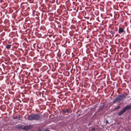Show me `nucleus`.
<instances>
[{
    "mask_svg": "<svg viewBox=\"0 0 131 131\" xmlns=\"http://www.w3.org/2000/svg\"><path fill=\"white\" fill-rule=\"evenodd\" d=\"M125 98V96L123 94L118 95L114 99L113 103L114 104L116 102L119 103L122 100L123 101Z\"/></svg>",
    "mask_w": 131,
    "mask_h": 131,
    "instance_id": "1",
    "label": "nucleus"
},
{
    "mask_svg": "<svg viewBox=\"0 0 131 131\" xmlns=\"http://www.w3.org/2000/svg\"><path fill=\"white\" fill-rule=\"evenodd\" d=\"M40 115L39 114H36L34 115L31 114L27 117L29 121L36 120L38 121L40 119Z\"/></svg>",
    "mask_w": 131,
    "mask_h": 131,
    "instance_id": "2",
    "label": "nucleus"
},
{
    "mask_svg": "<svg viewBox=\"0 0 131 131\" xmlns=\"http://www.w3.org/2000/svg\"><path fill=\"white\" fill-rule=\"evenodd\" d=\"M32 127V125L30 124L27 126H24L23 127V130H28L31 129Z\"/></svg>",
    "mask_w": 131,
    "mask_h": 131,
    "instance_id": "3",
    "label": "nucleus"
},
{
    "mask_svg": "<svg viewBox=\"0 0 131 131\" xmlns=\"http://www.w3.org/2000/svg\"><path fill=\"white\" fill-rule=\"evenodd\" d=\"M62 110L63 113L64 114H66V113H70L72 112V111L71 110L68 108H67L66 110L62 109Z\"/></svg>",
    "mask_w": 131,
    "mask_h": 131,
    "instance_id": "4",
    "label": "nucleus"
},
{
    "mask_svg": "<svg viewBox=\"0 0 131 131\" xmlns=\"http://www.w3.org/2000/svg\"><path fill=\"white\" fill-rule=\"evenodd\" d=\"M125 31L124 30L123 28L121 27H119L118 33L120 34H123L125 33Z\"/></svg>",
    "mask_w": 131,
    "mask_h": 131,
    "instance_id": "5",
    "label": "nucleus"
},
{
    "mask_svg": "<svg viewBox=\"0 0 131 131\" xmlns=\"http://www.w3.org/2000/svg\"><path fill=\"white\" fill-rule=\"evenodd\" d=\"M123 109L125 111L127 110H128L131 109V105H127Z\"/></svg>",
    "mask_w": 131,
    "mask_h": 131,
    "instance_id": "6",
    "label": "nucleus"
},
{
    "mask_svg": "<svg viewBox=\"0 0 131 131\" xmlns=\"http://www.w3.org/2000/svg\"><path fill=\"white\" fill-rule=\"evenodd\" d=\"M16 128L19 129L23 130V125H21L19 124H18L16 125Z\"/></svg>",
    "mask_w": 131,
    "mask_h": 131,
    "instance_id": "7",
    "label": "nucleus"
},
{
    "mask_svg": "<svg viewBox=\"0 0 131 131\" xmlns=\"http://www.w3.org/2000/svg\"><path fill=\"white\" fill-rule=\"evenodd\" d=\"M125 112V111L123 108V110H122L118 113V115L119 116H121Z\"/></svg>",
    "mask_w": 131,
    "mask_h": 131,
    "instance_id": "8",
    "label": "nucleus"
},
{
    "mask_svg": "<svg viewBox=\"0 0 131 131\" xmlns=\"http://www.w3.org/2000/svg\"><path fill=\"white\" fill-rule=\"evenodd\" d=\"M121 106L119 105H118L117 106L114 107L113 108V110L114 111H115L119 109L120 107Z\"/></svg>",
    "mask_w": 131,
    "mask_h": 131,
    "instance_id": "9",
    "label": "nucleus"
},
{
    "mask_svg": "<svg viewBox=\"0 0 131 131\" xmlns=\"http://www.w3.org/2000/svg\"><path fill=\"white\" fill-rule=\"evenodd\" d=\"M109 31L111 34L112 35V36H113V35L114 34H115V31L114 30Z\"/></svg>",
    "mask_w": 131,
    "mask_h": 131,
    "instance_id": "10",
    "label": "nucleus"
},
{
    "mask_svg": "<svg viewBox=\"0 0 131 131\" xmlns=\"http://www.w3.org/2000/svg\"><path fill=\"white\" fill-rule=\"evenodd\" d=\"M11 46V45L7 44L6 46V48L8 49H10V48Z\"/></svg>",
    "mask_w": 131,
    "mask_h": 131,
    "instance_id": "11",
    "label": "nucleus"
},
{
    "mask_svg": "<svg viewBox=\"0 0 131 131\" xmlns=\"http://www.w3.org/2000/svg\"><path fill=\"white\" fill-rule=\"evenodd\" d=\"M102 110V108H101V107H99L97 109V110L98 112H99L101 111Z\"/></svg>",
    "mask_w": 131,
    "mask_h": 131,
    "instance_id": "12",
    "label": "nucleus"
},
{
    "mask_svg": "<svg viewBox=\"0 0 131 131\" xmlns=\"http://www.w3.org/2000/svg\"><path fill=\"white\" fill-rule=\"evenodd\" d=\"M95 129L94 128V127L92 128L91 129V130H93V131H95Z\"/></svg>",
    "mask_w": 131,
    "mask_h": 131,
    "instance_id": "13",
    "label": "nucleus"
},
{
    "mask_svg": "<svg viewBox=\"0 0 131 131\" xmlns=\"http://www.w3.org/2000/svg\"><path fill=\"white\" fill-rule=\"evenodd\" d=\"M109 124V122L107 120H106V121H105V124Z\"/></svg>",
    "mask_w": 131,
    "mask_h": 131,
    "instance_id": "14",
    "label": "nucleus"
},
{
    "mask_svg": "<svg viewBox=\"0 0 131 131\" xmlns=\"http://www.w3.org/2000/svg\"><path fill=\"white\" fill-rule=\"evenodd\" d=\"M104 106H105L104 104H103L102 105V106L101 107V108H102H102L104 107Z\"/></svg>",
    "mask_w": 131,
    "mask_h": 131,
    "instance_id": "15",
    "label": "nucleus"
},
{
    "mask_svg": "<svg viewBox=\"0 0 131 131\" xmlns=\"http://www.w3.org/2000/svg\"><path fill=\"white\" fill-rule=\"evenodd\" d=\"M91 122H89V123L88 124V126H89L90 125H91Z\"/></svg>",
    "mask_w": 131,
    "mask_h": 131,
    "instance_id": "16",
    "label": "nucleus"
},
{
    "mask_svg": "<svg viewBox=\"0 0 131 131\" xmlns=\"http://www.w3.org/2000/svg\"><path fill=\"white\" fill-rule=\"evenodd\" d=\"M45 131H50V130L48 129H45Z\"/></svg>",
    "mask_w": 131,
    "mask_h": 131,
    "instance_id": "17",
    "label": "nucleus"
},
{
    "mask_svg": "<svg viewBox=\"0 0 131 131\" xmlns=\"http://www.w3.org/2000/svg\"><path fill=\"white\" fill-rule=\"evenodd\" d=\"M129 100H131V98Z\"/></svg>",
    "mask_w": 131,
    "mask_h": 131,
    "instance_id": "18",
    "label": "nucleus"
}]
</instances>
